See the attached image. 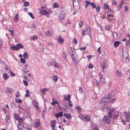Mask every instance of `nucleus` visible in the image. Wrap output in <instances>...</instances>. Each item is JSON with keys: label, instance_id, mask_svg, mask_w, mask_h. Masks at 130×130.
I'll return each mask as SVG.
<instances>
[{"label": "nucleus", "instance_id": "1", "mask_svg": "<svg viewBox=\"0 0 130 130\" xmlns=\"http://www.w3.org/2000/svg\"><path fill=\"white\" fill-rule=\"evenodd\" d=\"M107 109V112L108 113L107 116L108 117V118H107V117L106 116H104L103 120L106 123L110 124L111 121H112V115L113 112V109L112 108H110V107Z\"/></svg>", "mask_w": 130, "mask_h": 130}, {"label": "nucleus", "instance_id": "2", "mask_svg": "<svg viewBox=\"0 0 130 130\" xmlns=\"http://www.w3.org/2000/svg\"><path fill=\"white\" fill-rule=\"evenodd\" d=\"M71 56L73 61L75 63L78 62L80 60V59L78 58L73 48H71Z\"/></svg>", "mask_w": 130, "mask_h": 130}, {"label": "nucleus", "instance_id": "3", "mask_svg": "<svg viewBox=\"0 0 130 130\" xmlns=\"http://www.w3.org/2000/svg\"><path fill=\"white\" fill-rule=\"evenodd\" d=\"M110 98L108 97L107 96L105 95L104 97L103 98L100 102V104L102 106L105 105L109 101Z\"/></svg>", "mask_w": 130, "mask_h": 130}, {"label": "nucleus", "instance_id": "4", "mask_svg": "<svg viewBox=\"0 0 130 130\" xmlns=\"http://www.w3.org/2000/svg\"><path fill=\"white\" fill-rule=\"evenodd\" d=\"M44 8L43 7H42L41 8V13L43 15H45L46 16H47L49 13V12L48 11H46L45 9H44Z\"/></svg>", "mask_w": 130, "mask_h": 130}, {"label": "nucleus", "instance_id": "5", "mask_svg": "<svg viewBox=\"0 0 130 130\" xmlns=\"http://www.w3.org/2000/svg\"><path fill=\"white\" fill-rule=\"evenodd\" d=\"M112 108L113 109V108ZM115 110H114V109L113 108V116H112V120L115 119H117V117L119 115L118 112L117 111H115V112H114V111Z\"/></svg>", "mask_w": 130, "mask_h": 130}, {"label": "nucleus", "instance_id": "6", "mask_svg": "<svg viewBox=\"0 0 130 130\" xmlns=\"http://www.w3.org/2000/svg\"><path fill=\"white\" fill-rule=\"evenodd\" d=\"M33 104L37 110H39V105L38 103L36 102L35 101H33Z\"/></svg>", "mask_w": 130, "mask_h": 130}, {"label": "nucleus", "instance_id": "7", "mask_svg": "<svg viewBox=\"0 0 130 130\" xmlns=\"http://www.w3.org/2000/svg\"><path fill=\"white\" fill-rule=\"evenodd\" d=\"M40 120L38 119L37 120L36 122L34 123V125L35 127H37L39 126L40 124Z\"/></svg>", "mask_w": 130, "mask_h": 130}, {"label": "nucleus", "instance_id": "8", "mask_svg": "<svg viewBox=\"0 0 130 130\" xmlns=\"http://www.w3.org/2000/svg\"><path fill=\"white\" fill-rule=\"evenodd\" d=\"M58 42L61 44H62L64 42V41L62 37L59 35L58 36Z\"/></svg>", "mask_w": 130, "mask_h": 130}, {"label": "nucleus", "instance_id": "9", "mask_svg": "<svg viewBox=\"0 0 130 130\" xmlns=\"http://www.w3.org/2000/svg\"><path fill=\"white\" fill-rule=\"evenodd\" d=\"M115 91L112 90L110 91V93L108 94V97H110V99L111 97H113L115 95Z\"/></svg>", "mask_w": 130, "mask_h": 130}, {"label": "nucleus", "instance_id": "10", "mask_svg": "<svg viewBox=\"0 0 130 130\" xmlns=\"http://www.w3.org/2000/svg\"><path fill=\"white\" fill-rule=\"evenodd\" d=\"M123 58L127 59L128 58L129 54L127 52H125L124 53L123 52Z\"/></svg>", "mask_w": 130, "mask_h": 130}, {"label": "nucleus", "instance_id": "11", "mask_svg": "<svg viewBox=\"0 0 130 130\" xmlns=\"http://www.w3.org/2000/svg\"><path fill=\"white\" fill-rule=\"evenodd\" d=\"M63 112L62 111H60L58 113H56L55 115L56 118H57L58 117H61L63 116Z\"/></svg>", "mask_w": 130, "mask_h": 130}, {"label": "nucleus", "instance_id": "12", "mask_svg": "<svg viewBox=\"0 0 130 130\" xmlns=\"http://www.w3.org/2000/svg\"><path fill=\"white\" fill-rule=\"evenodd\" d=\"M48 90V89L44 88L41 90H40V92L43 95H45V93Z\"/></svg>", "mask_w": 130, "mask_h": 130}, {"label": "nucleus", "instance_id": "13", "mask_svg": "<svg viewBox=\"0 0 130 130\" xmlns=\"http://www.w3.org/2000/svg\"><path fill=\"white\" fill-rule=\"evenodd\" d=\"M16 46L17 48H18V50H19L20 48L22 49L23 48V45L21 43H19L17 44L16 45Z\"/></svg>", "mask_w": 130, "mask_h": 130}, {"label": "nucleus", "instance_id": "14", "mask_svg": "<svg viewBox=\"0 0 130 130\" xmlns=\"http://www.w3.org/2000/svg\"><path fill=\"white\" fill-rule=\"evenodd\" d=\"M63 116L68 119H71L72 118L71 115L68 113H64V114Z\"/></svg>", "mask_w": 130, "mask_h": 130}, {"label": "nucleus", "instance_id": "15", "mask_svg": "<svg viewBox=\"0 0 130 130\" xmlns=\"http://www.w3.org/2000/svg\"><path fill=\"white\" fill-rule=\"evenodd\" d=\"M121 43V42L118 41H116L115 42L114 45L115 47H117L118 45Z\"/></svg>", "mask_w": 130, "mask_h": 130}, {"label": "nucleus", "instance_id": "16", "mask_svg": "<svg viewBox=\"0 0 130 130\" xmlns=\"http://www.w3.org/2000/svg\"><path fill=\"white\" fill-rule=\"evenodd\" d=\"M85 118H84V119L87 122H88L90 120V118L88 116H85Z\"/></svg>", "mask_w": 130, "mask_h": 130}, {"label": "nucleus", "instance_id": "17", "mask_svg": "<svg viewBox=\"0 0 130 130\" xmlns=\"http://www.w3.org/2000/svg\"><path fill=\"white\" fill-rule=\"evenodd\" d=\"M13 91V89H12L9 88H8L7 90V92L11 94L12 93V92Z\"/></svg>", "mask_w": 130, "mask_h": 130}, {"label": "nucleus", "instance_id": "18", "mask_svg": "<svg viewBox=\"0 0 130 130\" xmlns=\"http://www.w3.org/2000/svg\"><path fill=\"white\" fill-rule=\"evenodd\" d=\"M18 121L19 125H21L22 123L23 119L21 118V117H19V119Z\"/></svg>", "mask_w": 130, "mask_h": 130}, {"label": "nucleus", "instance_id": "19", "mask_svg": "<svg viewBox=\"0 0 130 130\" xmlns=\"http://www.w3.org/2000/svg\"><path fill=\"white\" fill-rule=\"evenodd\" d=\"M3 76L4 79L5 80H6L8 78V76L6 73H5L3 74Z\"/></svg>", "mask_w": 130, "mask_h": 130}, {"label": "nucleus", "instance_id": "20", "mask_svg": "<svg viewBox=\"0 0 130 130\" xmlns=\"http://www.w3.org/2000/svg\"><path fill=\"white\" fill-rule=\"evenodd\" d=\"M19 20V14L18 13H17L14 18V20L15 21L16 20V22H17Z\"/></svg>", "mask_w": 130, "mask_h": 130}, {"label": "nucleus", "instance_id": "21", "mask_svg": "<svg viewBox=\"0 0 130 130\" xmlns=\"http://www.w3.org/2000/svg\"><path fill=\"white\" fill-rule=\"evenodd\" d=\"M54 67H55L58 68L59 67V66L58 65V64L56 63V62L55 61H54L53 62V64H52Z\"/></svg>", "mask_w": 130, "mask_h": 130}, {"label": "nucleus", "instance_id": "22", "mask_svg": "<svg viewBox=\"0 0 130 130\" xmlns=\"http://www.w3.org/2000/svg\"><path fill=\"white\" fill-rule=\"evenodd\" d=\"M10 48L11 50L13 51L14 50H15L17 51H18V48H17L16 46H11L10 47Z\"/></svg>", "mask_w": 130, "mask_h": 130}, {"label": "nucleus", "instance_id": "23", "mask_svg": "<svg viewBox=\"0 0 130 130\" xmlns=\"http://www.w3.org/2000/svg\"><path fill=\"white\" fill-rule=\"evenodd\" d=\"M28 54L26 52L24 53L23 56V57L25 59H26L28 57Z\"/></svg>", "mask_w": 130, "mask_h": 130}, {"label": "nucleus", "instance_id": "24", "mask_svg": "<svg viewBox=\"0 0 130 130\" xmlns=\"http://www.w3.org/2000/svg\"><path fill=\"white\" fill-rule=\"evenodd\" d=\"M116 73L118 76L121 77V72L118 70H117L116 71Z\"/></svg>", "mask_w": 130, "mask_h": 130}, {"label": "nucleus", "instance_id": "25", "mask_svg": "<svg viewBox=\"0 0 130 130\" xmlns=\"http://www.w3.org/2000/svg\"><path fill=\"white\" fill-rule=\"evenodd\" d=\"M86 3V4L85 6V7L86 8H87V7L90 4V2L89 1H85Z\"/></svg>", "mask_w": 130, "mask_h": 130}, {"label": "nucleus", "instance_id": "26", "mask_svg": "<svg viewBox=\"0 0 130 130\" xmlns=\"http://www.w3.org/2000/svg\"><path fill=\"white\" fill-rule=\"evenodd\" d=\"M91 5L92 8L93 9L95 8L96 7V5L95 3H90Z\"/></svg>", "mask_w": 130, "mask_h": 130}, {"label": "nucleus", "instance_id": "27", "mask_svg": "<svg viewBox=\"0 0 130 130\" xmlns=\"http://www.w3.org/2000/svg\"><path fill=\"white\" fill-rule=\"evenodd\" d=\"M58 78L57 76L54 75L53 77L52 80L54 81L55 82H56L58 80Z\"/></svg>", "mask_w": 130, "mask_h": 130}, {"label": "nucleus", "instance_id": "28", "mask_svg": "<svg viewBox=\"0 0 130 130\" xmlns=\"http://www.w3.org/2000/svg\"><path fill=\"white\" fill-rule=\"evenodd\" d=\"M29 3L27 1L25 2L23 4V6H27L29 5Z\"/></svg>", "mask_w": 130, "mask_h": 130}, {"label": "nucleus", "instance_id": "29", "mask_svg": "<svg viewBox=\"0 0 130 130\" xmlns=\"http://www.w3.org/2000/svg\"><path fill=\"white\" fill-rule=\"evenodd\" d=\"M112 35L113 37L115 38H117V33L115 31L112 32Z\"/></svg>", "mask_w": 130, "mask_h": 130}, {"label": "nucleus", "instance_id": "30", "mask_svg": "<svg viewBox=\"0 0 130 130\" xmlns=\"http://www.w3.org/2000/svg\"><path fill=\"white\" fill-rule=\"evenodd\" d=\"M110 107V108H111L110 106H108V107H102L101 108V110L103 111H104L105 110V109H106V111L107 110V108H108Z\"/></svg>", "mask_w": 130, "mask_h": 130}, {"label": "nucleus", "instance_id": "31", "mask_svg": "<svg viewBox=\"0 0 130 130\" xmlns=\"http://www.w3.org/2000/svg\"><path fill=\"white\" fill-rule=\"evenodd\" d=\"M96 9V11L97 12H99L100 9V7L98 5L97 7L96 6V8H95Z\"/></svg>", "mask_w": 130, "mask_h": 130}, {"label": "nucleus", "instance_id": "32", "mask_svg": "<svg viewBox=\"0 0 130 130\" xmlns=\"http://www.w3.org/2000/svg\"><path fill=\"white\" fill-rule=\"evenodd\" d=\"M58 104V102L56 101H53L51 103V104L53 105H54L55 104Z\"/></svg>", "mask_w": 130, "mask_h": 130}, {"label": "nucleus", "instance_id": "33", "mask_svg": "<svg viewBox=\"0 0 130 130\" xmlns=\"http://www.w3.org/2000/svg\"><path fill=\"white\" fill-rule=\"evenodd\" d=\"M56 123V122L55 121H53L51 122V126H52L55 125Z\"/></svg>", "mask_w": 130, "mask_h": 130}, {"label": "nucleus", "instance_id": "34", "mask_svg": "<svg viewBox=\"0 0 130 130\" xmlns=\"http://www.w3.org/2000/svg\"><path fill=\"white\" fill-rule=\"evenodd\" d=\"M104 7H105V8L106 9H108V10H107V12H108L109 11V8L108 7V6L106 4H104Z\"/></svg>", "mask_w": 130, "mask_h": 130}, {"label": "nucleus", "instance_id": "35", "mask_svg": "<svg viewBox=\"0 0 130 130\" xmlns=\"http://www.w3.org/2000/svg\"><path fill=\"white\" fill-rule=\"evenodd\" d=\"M107 61H105L103 63V68H105L106 67L107 65Z\"/></svg>", "mask_w": 130, "mask_h": 130}, {"label": "nucleus", "instance_id": "36", "mask_svg": "<svg viewBox=\"0 0 130 130\" xmlns=\"http://www.w3.org/2000/svg\"><path fill=\"white\" fill-rule=\"evenodd\" d=\"M71 95H67V97L65 99V100L66 101L69 100H70L71 99Z\"/></svg>", "mask_w": 130, "mask_h": 130}, {"label": "nucleus", "instance_id": "37", "mask_svg": "<svg viewBox=\"0 0 130 130\" xmlns=\"http://www.w3.org/2000/svg\"><path fill=\"white\" fill-rule=\"evenodd\" d=\"M20 117L18 115H14V117L15 119L17 120H18L19 119V117Z\"/></svg>", "mask_w": 130, "mask_h": 130}, {"label": "nucleus", "instance_id": "38", "mask_svg": "<svg viewBox=\"0 0 130 130\" xmlns=\"http://www.w3.org/2000/svg\"><path fill=\"white\" fill-rule=\"evenodd\" d=\"M100 79L102 83L105 84L106 83V81L105 79L104 78H101V79Z\"/></svg>", "mask_w": 130, "mask_h": 130}, {"label": "nucleus", "instance_id": "39", "mask_svg": "<svg viewBox=\"0 0 130 130\" xmlns=\"http://www.w3.org/2000/svg\"><path fill=\"white\" fill-rule=\"evenodd\" d=\"M59 6L56 3H55L53 5V7L54 8H57Z\"/></svg>", "mask_w": 130, "mask_h": 130}, {"label": "nucleus", "instance_id": "40", "mask_svg": "<svg viewBox=\"0 0 130 130\" xmlns=\"http://www.w3.org/2000/svg\"><path fill=\"white\" fill-rule=\"evenodd\" d=\"M15 101L16 102H18L19 103H21L22 102V100L21 99H15Z\"/></svg>", "mask_w": 130, "mask_h": 130}, {"label": "nucleus", "instance_id": "41", "mask_svg": "<svg viewBox=\"0 0 130 130\" xmlns=\"http://www.w3.org/2000/svg\"><path fill=\"white\" fill-rule=\"evenodd\" d=\"M23 83L26 86H27L28 85V83L26 80H23Z\"/></svg>", "mask_w": 130, "mask_h": 130}, {"label": "nucleus", "instance_id": "42", "mask_svg": "<svg viewBox=\"0 0 130 130\" xmlns=\"http://www.w3.org/2000/svg\"><path fill=\"white\" fill-rule=\"evenodd\" d=\"M45 34L46 36H48L50 35L51 33L49 31H47L45 32Z\"/></svg>", "mask_w": 130, "mask_h": 130}, {"label": "nucleus", "instance_id": "43", "mask_svg": "<svg viewBox=\"0 0 130 130\" xmlns=\"http://www.w3.org/2000/svg\"><path fill=\"white\" fill-rule=\"evenodd\" d=\"M79 25L80 27H81L82 26H83V22L82 21H81L79 23Z\"/></svg>", "mask_w": 130, "mask_h": 130}, {"label": "nucleus", "instance_id": "44", "mask_svg": "<svg viewBox=\"0 0 130 130\" xmlns=\"http://www.w3.org/2000/svg\"><path fill=\"white\" fill-rule=\"evenodd\" d=\"M20 61L21 62L24 63H25L26 60L24 58H22L20 59Z\"/></svg>", "mask_w": 130, "mask_h": 130}, {"label": "nucleus", "instance_id": "45", "mask_svg": "<svg viewBox=\"0 0 130 130\" xmlns=\"http://www.w3.org/2000/svg\"><path fill=\"white\" fill-rule=\"evenodd\" d=\"M99 76L100 77V79H101V78H104L103 75L102 74H101V73H99Z\"/></svg>", "mask_w": 130, "mask_h": 130}, {"label": "nucleus", "instance_id": "46", "mask_svg": "<svg viewBox=\"0 0 130 130\" xmlns=\"http://www.w3.org/2000/svg\"><path fill=\"white\" fill-rule=\"evenodd\" d=\"M15 95H16V98H18L19 97V92L17 91V92L15 93Z\"/></svg>", "mask_w": 130, "mask_h": 130}, {"label": "nucleus", "instance_id": "47", "mask_svg": "<svg viewBox=\"0 0 130 130\" xmlns=\"http://www.w3.org/2000/svg\"><path fill=\"white\" fill-rule=\"evenodd\" d=\"M90 28H87L86 30V32L88 34H90Z\"/></svg>", "mask_w": 130, "mask_h": 130}, {"label": "nucleus", "instance_id": "48", "mask_svg": "<svg viewBox=\"0 0 130 130\" xmlns=\"http://www.w3.org/2000/svg\"><path fill=\"white\" fill-rule=\"evenodd\" d=\"M79 118H80L81 119H84V118H85V116H84L83 115H79Z\"/></svg>", "mask_w": 130, "mask_h": 130}, {"label": "nucleus", "instance_id": "49", "mask_svg": "<svg viewBox=\"0 0 130 130\" xmlns=\"http://www.w3.org/2000/svg\"><path fill=\"white\" fill-rule=\"evenodd\" d=\"M38 38V37L37 36L34 35L33 36V40H35L36 39H37Z\"/></svg>", "mask_w": 130, "mask_h": 130}, {"label": "nucleus", "instance_id": "50", "mask_svg": "<svg viewBox=\"0 0 130 130\" xmlns=\"http://www.w3.org/2000/svg\"><path fill=\"white\" fill-rule=\"evenodd\" d=\"M72 102L71 101H68V104H69V105L70 107H72L73 106V104H71Z\"/></svg>", "mask_w": 130, "mask_h": 130}, {"label": "nucleus", "instance_id": "51", "mask_svg": "<svg viewBox=\"0 0 130 130\" xmlns=\"http://www.w3.org/2000/svg\"><path fill=\"white\" fill-rule=\"evenodd\" d=\"M126 120L128 122H129V120H130L129 118V116L128 115H127L126 117Z\"/></svg>", "mask_w": 130, "mask_h": 130}, {"label": "nucleus", "instance_id": "52", "mask_svg": "<svg viewBox=\"0 0 130 130\" xmlns=\"http://www.w3.org/2000/svg\"><path fill=\"white\" fill-rule=\"evenodd\" d=\"M93 67V65L91 63H90L88 66V68H92Z\"/></svg>", "mask_w": 130, "mask_h": 130}, {"label": "nucleus", "instance_id": "53", "mask_svg": "<svg viewBox=\"0 0 130 130\" xmlns=\"http://www.w3.org/2000/svg\"><path fill=\"white\" fill-rule=\"evenodd\" d=\"M2 110L4 113L6 112V109L4 107L2 108Z\"/></svg>", "mask_w": 130, "mask_h": 130}, {"label": "nucleus", "instance_id": "54", "mask_svg": "<svg viewBox=\"0 0 130 130\" xmlns=\"http://www.w3.org/2000/svg\"><path fill=\"white\" fill-rule=\"evenodd\" d=\"M98 51L99 54H101V47H99L98 49Z\"/></svg>", "mask_w": 130, "mask_h": 130}, {"label": "nucleus", "instance_id": "55", "mask_svg": "<svg viewBox=\"0 0 130 130\" xmlns=\"http://www.w3.org/2000/svg\"><path fill=\"white\" fill-rule=\"evenodd\" d=\"M92 130H99L98 128V127L97 126H95L93 128Z\"/></svg>", "mask_w": 130, "mask_h": 130}, {"label": "nucleus", "instance_id": "56", "mask_svg": "<svg viewBox=\"0 0 130 130\" xmlns=\"http://www.w3.org/2000/svg\"><path fill=\"white\" fill-rule=\"evenodd\" d=\"M79 92L80 93H82L83 92L82 89L80 87L79 89Z\"/></svg>", "mask_w": 130, "mask_h": 130}, {"label": "nucleus", "instance_id": "57", "mask_svg": "<svg viewBox=\"0 0 130 130\" xmlns=\"http://www.w3.org/2000/svg\"><path fill=\"white\" fill-rule=\"evenodd\" d=\"M76 109L78 111H80L81 110V108H80V107L78 106H77L76 107Z\"/></svg>", "mask_w": 130, "mask_h": 130}, {"label": "nucleus", "instance_id": "58", "mask_svg": "<svg viewBox=\"0 0 130 130\" xmlns=\"http://www.w3.org/2000/svg\"><path fill=\"white\" fill-rule=\"evenodd\" d=\"M116 99V97H113V98L112 99V100L111 101V102L112 103Z\"/></svg>", "mask_w": 130, "mask_h": 130}, {"label": "nucleus", "instance_id": "59", "mask_svg": "<svg viewBox=\"0 0 130 130\" xmlns=\"http://www.w3.org/2000/svg\"><path fill=\"white\" fill-rule=\"evenodd\" d=\"M128 7L127 6H125V11H128Z\"/></svg>", "mask_w": 130, "mask_h": 130}, {"label": "nucleus", "instance_id": "60", "mask_svg": "<svg viewBox=\"0 0 130 130\" xmlns=\"http://www.w3.org/2000/svg\"><path fill=\"white\" fill-rule=\"evenodd\" d=\"M55 125L52 126V129L53 130H57L56 128H55Z\"/></svg>", "mask_w": 130, "mask_h": 130}, {"label": "nucleus", "instance_id": "61", "mask_svg": "<svg viewBox=\"0 0 130 130\" xmlns=\"http://www.w3.org/2000/svg\"><path fill=\"white\" fill-rule=\"evenodd\" d=\"M28 14L29 15H30L31 17L32 18V13L31 12H28Z\"/></svg>", "mask_w": 130, "mask_h": 130}, {"label": "nucleus", "instance_id": "62", "mask_svg": "<svg viewBox=\"0 0 130 130\" xmlns=\"http://www.w3.org/2000/svg\"><path fill=\"white\" fill-rule=\"evenodd\" d=\"M92 56L90 55H89L87 56V57L89 60L91 59L92 58Z\"/></svg>", "mask_w": 130, "mask_h": 130}, {"label": "nucleus", "instance_id": "63", "mask_svg": "<svg viewBox=\"0 0 130 130\" xmlns=\"http://www.w3.org/2000/svg\"><path fill=\"white\" fill-rule=\"evenodd\" d=\"M24 72L26 73H27L28 72V69L25 68L24 70Z\"/></svg>", "mask_w": 130, "mask_h": 130}, {"label": "nucleus", "instance_id": "64", "mask_svg": "<svg viewBox=\"0 0 130 130\" xmlns=\"http://www.w3.org/2000/svg\"><path fill=\"white\" fill-rule=\"evenodd\" d=\"M53 63L50 62H48L47 63V65H48L49 66L51 65Z\"/></svg>", "mask_w": 130, "mask_h": 130}]
</instances>
